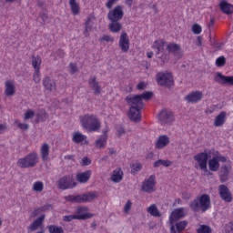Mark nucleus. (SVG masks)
<instances>
[{"label":"nucleus","instance_id":"obj_42","mask_svg":"<svg viewBox=\"0 0 233 233\" xmlns=\"http://www.w3.org/2000/svg\"><path fill=\"white\" fill-rule=\"evenodd\" d=\"M32 66L35 68V71L39 70V68L41 66V57L33 56L32 57Z\"/></svg>","mask_w":233,"mask_h":233},{"label":"nucleus","instance_id":"obj_34","mask_svg":"<svg viewBox=\"0 0 233 233\" xmlns=\"http://www.w3.org/2000/svg\"><path fill=\"white\" fill-rule=\"evenodd\" d=\"M69 5L71 8V12L74 15H79V4H77V1L76 0H69Z\"/></svg>","mask_w":233,"mask_h":233},{"label":"nucleus","instance_id":"obj_39","mask_svg":"<svg viewBox=\"0 0 233 233\" xmlns=\"http://www.w3.org/2000/svg\"><path fill=\"white\" fill-rule=\"evenodd\" d=\"M47 229L49 233H65V230H63V227H59L56 225H49L47 226Z\"/></svg>","mask_w":233,"mask_h":233},{"label":"nucleus","instance_id":"obj_41","mask_svg":"<svg viewBox=\"0 0 233 233\" xmlns=\"http://www.w3.org/2000/svg\"><path fill=\"white\" fill-rule=\"evenodd\" d=\"M157 59H160L162 65H165L168 61V55L166 52L156 53Z\"/></svg>","mask_w":233,"mask_h":233},{"label":"nucleus","instance_id":"obj_49","mask_svg":"<svg viewBox=\"0 0 233 233\" xmlns=\"http://www.w3.org/2000/svg\"><path fill=\"white\" fill-rule=\"evenodd\" d=\"M116 136L118 137H121V136H125V132H126L125 127H123V126H116Z\"/></svg>","mask_w":233,"mask_h":233},{"label":"nucleus","instance_id":"obj_10","mask_svg":"<svg viewBox=\"0 0 233 233\" xmlns=\"http://www.w3.org/2000/svg\"><path fill=\"white\" fill-rule=\"evenodd\" d=\"M142 191L150 194L156 191V176L151 175L147 180L142 183Z\"/></svg>","mask_w":233,"mask_h":233},{"label":"nucleus","instance_id":"obj_19","mask_svg":"<svg viewBox=\"0 0 233 233\" xmlns=\"http://www.w3.org/2000/svg\"><path fill=\"white\" fill-rule=\"evenodd\" d=\"M181 218H185V208H176L175 210L172 211L169 217L170 224L174 225V223H176V221H177L178 219H181Z\"/></svg>","mask_w":233,"mask_h":233},{"label":"nucleus","instance_id":"obj_25","mask_svg":"<svg viewBox=\"0 0 233 233\" xmlns=\"http://www.w3.org/2000/svg\"><path fill=\"white\" fill-rule=\"evenodd\" d=\"M88 83L91 88L94 89L95 96H99L101 94V86H99V82H97L96 76L90 77Z\"/></svg>","mask_w":233,"mask_h":233},{"label":"nucleus","instance_id":"obj_45","mask_svg":"<svg viewBox=\"0 0 233 233\" xmlns=\"http://www.w3.org/2000/svg\"><path fill=\"white\" fill-rule=\"evenodd\" d=\"M48 119V115L45 111H40L36 115V123H39V121H46Z\"/></svg>","mask_w":233,"mask_h":233},{"label":"nucleus","instance_id":"obj_31","mask_svg":"<svg viewBox=\"0 0 233 233\" xmlns=\"http://www.w3.org/2000/svg\"><path fill=\"white\" fill-rule=\"evenodd\" d=\"M225 119H227V112L222 111L215 118L214 126L215 127H223L225 125Z\"/></svg>","mask_w":233,"mask_h":233},{"label":"nucleus","instance_id":"obj_36","mask_svg":"<svg viewBox=\"0 0 233 233\" xmlns=\"http://www.w3.org/2000/svg\"><path fill=\"white\" fill-rule=\"evenodd\" d=\"M15 94V87L10 81L5 82V95L6 96H14Z\"/></svg>","mask_w":233,"mask_h":233},{"label":"nucleus","instance_id":"obj_54","mask_svg":"<svg viewBox=\"0 0 233 233\" xmlns=\"http://www.w3.org/2000/svg\"><path fill=\"white\" fill-rule=\"evenodd\" d=\"M100 41H106V43H114V38L110 35H105L101 37Z\"/></svg>","mask_w":233,"mask_h":233},{"label":"nucleus","instance_id":"obj_7","mask_svg":"<svg viewBox=\"0 0 233 233\" xmlns=\"http://www.w3.org/2000/svg\"><path fill=\"white\" fill-rule=\"evenodd\" d=\"M220 163H227V157L222 156L219 152H217V156L213 157L208 161V168L210 172H218L221 167Z\"/></svg>","mask_w":233,"mask_h":233},{"label":"nucleus","instance_id":"obj_14","mask_svg":"<svg viewBox=\"0 0 233 233\" xmlns=\"http://www.w3.org/2000/svg\"><path fill=\"white\" fill-rule=\"evenodd\" d=\"M219 197L226 203H232V193L227 185H220L218 187Z\"/></svg>","mask_w":233,"mask_h":233},{"label":"nucleus","instance_id":"obj_62","mask_svg":"<svg viewBox=\"0 0 233 233\" xmlns=\"http://www.w3.org/2000/svg\"><path fill=\"white\" fill-rule=\"evenodd\" d=\"M18 127L21 128V130H28V124L19 123Z\"/></svg>","mask_w":233,"mask_h":233},{"label":"nucleus","instance_id":"obj_8","mask_svg":"<svg viewBox=\"0 0 233 233\" xmlns=\"http://www.w3.org/2000/svg\"><path fill=\"white\" fill-rule=\"evenodd\" d=\"M76 187H77V182L71 175L64 176L58 180V188L61 190H68V188H76Z\"/></svg>","mask_w":233,"mask_h":233},{"label":"nucleus","instance_id":"obj_32","mask_svg":"<svg viewBox=\"0 0 233 233\" xmlns=\"http://www.w3.org/2000/svg\"><path fill=\"white\" fill-rule=\"evenodd\" d=\"M110 179L114 183H121V181H123V171H121V169L114 170Z\"/></svg>","mask_w":233,"mask_h":233},{"label":"nucleus","instance_id":"obj_26","mask_svg":"<svg viewBox=\"0 0 233 233\" xmlns=\"http://www.w3.org/2000/svg\"><path fill=\"white\" fill-rule=\"evenodd\" d=\"M220 10L223 14H227V15H230L233 14V5L228 4L227 1H221L219 3Z\"/></svg>","mask_w":233,"mask_h":233},{"label":"nucleus","instance_id":"obj_12","mask_svg":"<svg viewBox=\"0 0 233 233\" xmlns=\"http://www.w3.org/2000/svg\"><path fill=\"white\" fill-rule=\"evenodd\" d=\"M158 119L161 125H170L174 121V113L164 109L158 114Z\"/></svg>","mask_w":233,"mask_h":233},{"label":"nucleus","instance_id":"obj_20","mask_svg":"<svg viewBox=\"0 0 233 233\" xmlns=\"http://www.w3.org/2000/svg\"><path fill=\"white\" fill-rule=\"evenodd\" d=\"M216 83H219V85H233V76H225L220 72L217 73L215 77Z\"/></svg>","mask_w":233,"mask_h":233},{"label":"nucleus","instance_id":"obj_4","mask_svg":"<svg viewBox=\"0 0 233 233\" xmlns=\"http://www.w3.org/2000/svg\"><path fill=\"white\" fill-rule=\"evenodd\" d=\"M37 163H39V157L37 156V153L32 152L25 157L20 158L16 165L20 168H34Z\"/></svg>","mask_w":233,"mask_h":233},{"label":"nucleus","instance_id":"obj_22","mask_svg":"<svg viewBox=\"0 0 233 233\" xmlns=\"http://www.w3.org/2000/svg\"><path fill=\"white\" fill-rule=\"evenodd\" d=\"M46 218V215L43 214L40 217H38L27 228L31 232H35V230H37L41 225H43V221H45V218Z\"/></svg>","mask_w":233,"mask_h":233},{"label":"nucleus","instance_id":"obj_46","mask_svg":"<svg viewBox=\"0 0 233 233\" xmlns=\"http://www.w3.org/2000/svg\"><path fill=\"white\" fill-rule=\"evenodd\" d=\"M198 233H212V228L207 225H201L198 229Z\"/></svg>","mask_w":233,"mask_h":233},{"label":"nucleus","instance_id":"obj_43","mask_svg":"<svg viewBox=\"0 0 233 233\" xmlns=\"http://www.w3.org/2000/svg\"><path fill=\"white\" fill-rule=\"evenodd\" d=\"M85 34H87V32H90L92 30V27L94 26V22H92V17L88 16L86 24H85Z\"/></svg>","mask_w":233,"mask_h":233},{"label":"nucleus","instance_id":"obj_18","mask_svg":"<svg viewBox=\"0 0 233 233\" xmlns=\"http://www.w3.org/2000/svg\"><path fill=\"white\" fill-rule=\"evenodd\" d=\"M97 198V194L94 192L85 193L82 195H76V203H90Z\"/></svg>","mask_w":233,"mask_h":233},{"label":"nucleus","instance_id":"obj_58","mask_svg":"<svg viewBox=\"0 0 233 233\" xmlns=\"http://www.w3.org/2000/svg\"><path fill=\"white\" fill-rule=\"evenodd\" d=\"M132 208V202L130 200H128L124 208V212H126L127 214H128V211Z\"/></svg>","mask_w":233,"mask_h":233},{"label":"nucleus","instance_id":"obj_57","mask_svg":"<svg viewBox=\"0 0 233 233\" xmlns=\"http://www.w3.org/2000/svg\"><path fill=\"white\" fill-rule=\"evenodd\" d=\"M117 2L116 0H108L106 4V8H108V10H112V7L114 6V5H116Z\"/></svg>","mask_w":233,"mask_h":233},{"label":"nucleus","instance_id":"obj_44","mask_svg":"<svg viewBox=\"0 0 233 233\" xmlns=\"http://www.w3.org/2000/svg\"><path fill=\"white\" fill-rule=\"evenodd\" d=\"M43 188H45V185L41 181H36L33 185V190L35 192H43Z\"/></svg>","mask_w":233,"mask_h":233},{"label":"nucleus","instance_id":"obj_5","mask_svg":"<svg viewBox=\"0 0 233 233\" xmlns=\"http://www.w3.org/2000/svg\"><path fill=\"white\" fill-rule=\"evenodd\" d=\"M208 157H210L208 153L202 152V153L197 154L194 157V159H195V161H197L198 163L199 167L201 168V170H203L205 175L208 177H210V176H214V174L212 172H210V170H208V167H207V165L208 163Z\"/></svg>","mask_w":233,"mask_h":233},{"label":"nucleus","instance_id":"obj_61","mask_svg":"<svg viewBox=\"0 0 233 233\" xmlns=\"http://www.w3.org/2000/svg\"><path fill=\"white\" fill-rule=\"evenodd\" d=\"M137 90H145V88H147V85H145V82H140L137 86Z\"/></svg>","mask_w":233,"mask_h":233},{"label":"nucleus","instance_id":"obj_28","mask_svg":"<svg viewBox=\"0 0 233 233\" xmlns=\"http://www.w3.org/2000/svg\"><path fill=\"white\" fill-rule=\"evenodd\" d=\"M168 143H170V138L167 135H162L158 137L156 147L157 148H165Z\"/></svg>","mask_w":233,"mask_h":233},{"label":"nucleus","instance_id":"obj_52","mask_svg":"<svg viewBox=\"0 0 233 233\" xmlns=\"http://www.w3.org/2000/svg\"><path fill=\"white\" fill-rule=\"evenodd\" d=\"M141 168H143V166L141 165V163L134 164L132 167L133 174H136V172H139V170H141Z\"/></svg>","mask_w":233,"mask_h":233},{"label":"nucleus","instance_id":"obj_23","mask_svg":"<svg viewBox=\"0 0 233 233\" xmlns=\"http://www.w3.org/2000/svg\"><path fill=\"white\" fill-rule=\"evenodd\" d=\"M91 176H92L91 170L78 173L76 174V181H78V183H88V181H90Z\"/></svg>","mask_w":233,"mask_h":233},{"label":"nucleus","instance_id":"obj_30","mask_svg":"<svg viewBox=\"0 0 233 233\" xmlns=\"http://www.w3.org/2000/svg\"><path fill=\"white\" fill-rule=\"evenodd\" d=\"M106 132H108V129L104 130L101 137L96 141V147L97 148H105V146L106 145V139H108V136H106Z\"/></svg>","mask_w":233,"mask_h":233},{"label":"nucleus","instance_id":"obj_6","mask_svg":"<svg viewBox=\"0 0 233 233\" xmlns=\"http://www.w3.org/2000/svg\"><path fill=\"white\" fill-rule=\"evenodd\" d=\"M157 81L160 86L165 88H172L174 86V76L172 73H158L157 75Z\"/></svg>","mask_w":233,"mask_h":233},{"label":"nucleus","instance_id":"obj_63","mask_svg":"<svg viewBox=\"0 0 233 233\" xmlns=\"http://www.w3.org/2000/svg\"><path fill=\"white\" fill-rule=\"evenodd\" d=\"M202 45H203V37L198 36L197 37V46H202Z\"/></svg>","mask_w":233,"mask_h":233},{"label":"nucleus","instance_id":"obj_13","mask_svg":"<svg viewBox=\"0 0 233 233\" xmlns=\"http://www.w3.org/2000/svg\"><path fill=\"white\" fill-rule=\"evenodd\" d=\"M230 170L232 167L230 165L222 164L218 171L220 183H227L228 181V176H230Z\"/></svg>","mask_w":233,"mask_h":233},{"label":"nucleus","instance_id":"obj_55","mask_svg":"<svg viewBox=\"0 0 233 233\" xmlns=\"http://www.w3.org/2000/svg\"><path fill=\"white\" fill-rule=\"evenodd\" d=\"M72 219H77V217L76 215H68V216H64L63 220L66 221V223H70Z\"/></svg>","mask_w":233,"mask_h":233},{"label":"nucleus","instance_id":"obj_3","mask_svg":"<svg viewBox=\"0 0 233 233\" xmlns=\"http://www.w3.org/2000/svg\"><path fill=\"white\" fill-rule=\"evenodd\" d=\"M189 208L193 212H207L210 208V196L203 194L200 197H197L189 203Z\"/></svg>","mask_w":233,"mask_h":233},{"label":"nucleus","instance_id":"obj_1","mask_svg":"<svg viewBox=\"0 0 233 233\" xmlns=\"http://www.w3.org/2000/svg\"><path fill=\"white\" fill-rule=\"evenodd\" d=\"M80 123L84 130L87 132H99L101 130V122L96 115H85L80 117Z\"/></svg>","mask_w":233,"mask_h":233},{"label":"nucleus","instance_id":"obj_60","mask_svg":"<svg viewBox=\"0 0 233 233\" xmlns=\"http://www.w3.org/2000/svg\"><path fill=\"white\" fill-rule=\"evenodd\" d=\"M34 81L35 83H39L41 81V78L39 77V70L35 71V74L34 75Z\"/></svg>","mask_w":233,"mask_h":233},{"label":"nucleus","instance_id":"obj_47","mask_svg":"<svg viewBox=\"0 0 233 233\" xmlns=\"http://www.w3.org/2000/svg\"><path fill=\"white\" fill-rule=\"evenodd\" d=\"M216 65L218 67L225 66V65H227V58H225V56H219L216 60Z\"/></svg>","mask_w":233,"mask_h":233},{"label":"nucleus","instance_id":"obj_27","mask_svg":"<svg viewBox=\"0 0 233 233\" xmlns=\"http://www.w3.org/2000/svg\"><path fill=\"white\" fill-rule=\"evenodd\" d=\"M43 85L46 90H48V92H52L53 90H56V81H54V79L48 76L44 78Z\"/></svg>","mask_w":233,"mask_h":233},{"label":"nucleus","instance_id":"obj_64","mask_svg":"<svg viewBox=\"0 0 233 233\" xmlns=\"http://www.w3.org/2000/svg\"><path fill=\"white\" fill-rule=\"evenodd\" d=\"M43 23H46V20L48 19V15L46 13H42L40 15Z\"/></svg>","mask_w":233,"mask_h":233},{"label":"nucleus","instance_id":"obj_35","mask_svg":"<svg viewBox=\"0 0 233 233\" xmlns=\"http://www.w3.org/2000/svg\"><path fill=\"white\" fill-rule=\"evenodd\" d=\"M72 139L75 143L79 144V143H83V141L86 139V136L79 132H75Z\"/></svg>","mask_w":233,"mask_h":233},{"label":"nucleus","instance_id":"obj_33","mask_svg":"<svg viewBox=\"0 0 233 233\" xmlns=\"http://www.w3.org/2000/svg\"><path fill=\"white\" fill-rule=\"evenodd\" d=\"M147 212L150 216H153V218H161V212L157 209V206L155 204L147 208Z\"/></svg>","mask_w":233,"mask_h":233},{"label":"nucleus","instance_id":"obj_24","mask_svg":"<svg viewBox=\"0 0 233 233\" xmlns=\"http://www.w3.org/2000/svg\"><path fill=\"white\" fill-rule=\"evenodd\" d=\"M110 23L108 25V28L110 32L113 34H117V32H121L123 29V25L119 23V20H109Z\"/></svg>","mask_w":233,"mask_h":233},{"label":"nucleus","instance_id":"obj_29","mask_svg":"<svg viewBox=\"0 0 233 233\" xmlns=\"http://www.w3.org/2000/svg\"><path fill=\"white\" fill-rule=\"evenodd\" d=\"M167 45L168 44L164 40H156L153 44L152 48L157 50L156 53H161V52H165V48H167Z\"/></svg>","mask_w":233,"mask_h":233},{"label":"nucleus","instance_id":"obj_2","mask_svg":"<svg viewBox=\"0 0 233 233\" xmlns=\"http://www.w3.org/2000/svg\"><path fill=\"white\" fill-rule=\"evenodd\" d=\"M154 96V93L152 91H147L141 95H128L126 97V102L129 106H133L135 108L143 109L145 103H143V99L145 101H149Z\"/></svg>","mask_w":233,"mask_h":233},{"label":"nucleus","instance_id":"obj_50","mask_svg":"<svg viewBox=\"0 0 233 233\" xmlns=\"http://www.w3.org/2000/svg\"><path fill=\"white\" fill-rule=\"evenodd\" d=\"M66 201H69L70 203H77V195H69L65 197Z\"/></svg>","mask_w":233,"mask_h":233},{"label":"nucleus","instance_id":"obj_40","mask_svg":"<svg viewBox=\"0 0 233 233\" xmlns=\"http://www.w3.org/2000/svg\"><path fill=\"white\" fill-rule=\"evenodd\" d=\"M187 225H188V221H187V220L177 222L175 225L176 228H177V232H178V233L183 232V229L187 228Z\"/></svg>","mask_w":233,"mask_h":233},{"label":"nucleus","instance_id":"obj_16","mask_svg":"<svg viewBox=\"0 0 233 233\" xmlns=\"http://www.w3.org/2000/svg\"><path fill=\"white\" fill-rule=\"evenodd\" d=\"M141 108L130 106L128 111V118L134 123H139L141 121Z\"/></svg>","mask_w":233,"mask_h":233},{"label":"nucleus","instance_id":"obj_37","mask_svg":"<svg viewBox=\"0 0 233 233\" xmlns=\"http://www.w3.org/2000/svg\"><path fill=\"white\" fill-rule=\"evenodd\" d=\"M48 154H50V146L44 144L41 147V156L43 159H48Z\"/></svg>","mask_w":233,"mask_h":233},{"label":"nucleus","instance_id":"obj_9","mask_svg":"<svg viewBox=\"0 0 233 233\" xmlns=\"http://www.w3.org/2000/svg\"><path fill=\"white\" fill-rule=\"evenodd\" d=\"M125 15L122 5H116L114 9L110 10L107 14L108 21H121Z\"/></svg>","mask_w":233,"mask_h":233},{"label":"nucleus","instance_id":"obj_51","mask_svg":"<svg viewBox=\"0 0 233 233\" xmlns=\"http://www.w3.org/2000/svg\"><path fill=\"white\" fill-rule=\"evenodd\" d=\"M192 31L196 35H199L201 33V25L198 24H194L192 26Z\"/></svg>","mask_w":233,"mask_h":233},{"label":"nucleus","instance_id":"obj_56","mask_svg":"<svg viewBox=\"0 0 233 233\" xmlns=\"http://www.w3.org/2000/svg\"><path fill=\"white\" fill-rule=\"evenodd\" d=\"M69 68H70V74L74 75L76 74V72H77V65L71 63L69 65Z\"/></svg>","mask_w":233,"mask_h":233},{"label":"nucleus","instance_id":"obj_48","mask_svg":"<svg viewBox=\"0 0 233 233\" xmlns=\"http://www.w3.org/2000/svg\"><path fill=\"white\" fill-rule=\"evenodd\" d=\"M45 210H46V207H41V208H37L35 209H34L33 211V217L34 218H37V216L41 215L42 212H45Z\"/></svg>","mask_w":233,"mask_h":233},{"label":"nucleus","instance_id":"obj_21","mask_svg":"<svg viewBox=\"0 0 233 233\" xmlns=\"http://www.w3.org/2000/svg\"><path fill=\"white\" fill-rule=\"evenodd\" d=\"M203 97V93L199 91L192 92L188 94L185 99L187 103H198V101H201Z\"/></svg>","mask_w":233,"mask_h":233},{"label":"nucleus","instance_id":"obj_17","mask_svg":"<svg viewBox=\"0 0 233 233\" xmlns=\"http://www.w3.org/2000/svg\"><path fill=\"white\" fill-rule=\"evenodd\" d=\"M119 47L124 53L130 49V39H128V35L125 31L120 35Z\"/></svg>","mask_w":233,"mask_h":233},{"label":"nucleus","instance_id":"obj_38","mask_svg":"<svg viewBox=\"0 0 233 233\" xmlns=\"http://www.w3.org/2000/svg\"><path fill=\"white\" fill-rule=\"evenodd\" d=\"M170 165H172V162L169 160L158 159L154 163V168H159L160 167H170Z\"/></svg>","mask_w":233,"mask_h":233},{"label":"nucleus","instance_id":"obj_59","mask_svg":"<svg viewBox=\"0 0 233 233\" xmlns=\"http://www.w3.org/2000/svg\"><path fill=\"white\" fill-rule=\"evenodd\" d=\"M82 163L85 167H88V165L92 163V160H90V158H88L87 157H84L82 158Z\"/></svg>","mask_w":233,"mask_h":233},{"label":"nucleus","instance_id":"obj_53","mask_svg":"<svg viewBox=\"0 0 233 233\" xmlns=\"http://www.w3.org/2000/svg\"><path fill=\"white\" fill-rule=\"evenodd\" d=\"M34 116H35V112L32 110H27L25 114V119H34Z\"/></svg>","mask_w":233,"mask_h":233},{"label":"nucleus","instance_id":"obj_15","mask_svg":"<svg viewBox=\"0 0 233 233\" xmlns=\"http://www.w3.org/2000/svg\"><path fill=\"white\" fill-rule=\"evenodd\" d=\"M76 219L85 221L86 219H90V218H94V214L88 213V208L86 207H78L76 209Z\"/></svg>","mask_w":233,"mask_h":233},{"label":"nucleus","instance_id":"obj_11","mask_svg":"<svg viewBox=\"0 0 233 233\" xmlns=\"http://www.w3.org/2000/svg\"><path fill=\"white\" fill-rule=\"evenodd\" d=\"M167 50L168 54H172L177 59H181V57H183V49H181L180 45L169 43L167 46Z\"/></svg>","mask_w":233,"mask_h":233}]
</instances>
